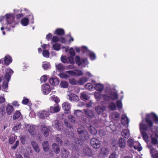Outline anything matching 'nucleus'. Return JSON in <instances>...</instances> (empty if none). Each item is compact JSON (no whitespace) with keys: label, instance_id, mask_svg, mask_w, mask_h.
Listing matches in <instances>:
<instances>
[{"label":"nucleus","instance_id":"1","mask_svg":"<svg viewBox=\"0 0 158 158\" xmlns=\"http://www.w3.org/2000/svg\"><path fill=\"white\" fill-rule=\"evenodd\" d=\"M152 118L156 124H158V117L155 113L152 112L149 114H148L145 117V120L148 126L145 124L140 123L139 124L140 131H147L148 127H151L153 126V123L151 120Z\"/></svg>","mask_w":158,"mask_h":158},{"label":"nucleus","instance_id":"2","mask_svg":"<svg viewBox=\"0 0 158 158\" xmlns=\"http://www.w3.org/2000/svg\"><path fill=\"white\" fill-rule=\"evenodd\" d=\"M77 131L79 135V136L82 141L87 140L89 138L88 132L86 131L82 130L81 128H78Z\"/></svg>","mask_w":158,"mask_h":158},{"label":"nucleus","instance_id":"3","mask_svg":"<svg viewBox=\"0 0 158 158\" xmlns=\"http://www.w3.org/2000/svg\"><path fill=\"white\" fill-rule=\"evenodd\" d=\"M5 19L7 24H13L12 27H14L16 24L14 20L15 17L13 15L10 14H6L5 15Z\"/></svg>","mask_w":158,"mask_h":158},{"label":"nucleus","instance_id":"4","mask_svg":"<svg viewBox=\"0 0 158 158\" xmlns=\"http://www.w3.org/2000/svg\"><path fill=\"white\" fill-rule=\"evenodd\" d=\"M82 140L80 139L79 138H75L74 139V143L71 144V147L72 150L78 152L79 151V146L81 145Z\"/></svg>","mask_w":158,"mask_h":158},{"label":"nucleus","instance_id":"5","mask_svg":"<svg viewBox=\"0 0 158 158\" xmlns=\"http://www.w3.org/2000/svg\"><path fill=\"white\" fill-rule=\"evenodd\" d=\"M90 144L93 148L95 149L99 148L101 146V142L96 138H93L90 139Z\"/></svg>","mask_w":158,"mask_h":158},{"label":"nucleus","instance_id":"6","mask_svg":"<svg viewBox=\"0 0 158 158\" xmlns=\"http://www.w3.org/2000/svg\"><path fill=\"white\" fill-rule=\"evenodd\" d=\"M95 109L98 114L105 116L106 114L105 112L106 111V108L105 106H98L95 107Z\"/></svg>","mask_w":158,"mask_h":158},{"label":"nucleus","instance_id":"7","mask_svg":"<svg viewBox=\"0 0 158 158\" xmlns=\"http://www.w3.org/2000/svg\"><path fill=\"white\" fill-rule=\"evenodd\" d=\"M42 91L44 95L48 94L51 91L50 85L48 84H43L41 86Z\"/></svg>","mask_w":158,"mask_h":158},{"label":"nucleus","instance_id":"8","mask_svg":"<svg viewBox=\"0 0 158 158\" xmlns=\"http://www.w3.org/2000/svg\"><path fill=\"white\" fill-rule=\"evenodd\" d=\"M82 152L85 156H91L93 155V152L92 150L88 147H84L83 149Z\"/></svg>","mask_w":158,"mask_h":158},{"label":"nucleus","instance_id":"9","mask_svg":"<svg viewBox=\"0 0 158 158\" xmlns=\"http://www.w3.org/2000/svg\"><path fill=\"white\" fill-rule=\"evenodd\" d=\"M84 111L87 116L89 118H92L94 116V112L93 110L85 109L84 110Z\"/></svg>","mask_w":158,"mask_h":158},{"label":"nucleus","instance_id":"10","mask_svg":"<svg viewBox=\"0 0 158 158\" xmlns=\"http://www.w3.org/2000/svg\"><path fill=\"white\" fill-rule=\"evenodd\" d=\"M86 60L87 59H81L80 57L79 56H76L75 57V63L79 66L82 64L85 63Z\"/></svg>","mask_w":158,"mask_h":158},{"label":"nucleus","instance_id":"11","mask_svg":"<svg viewBox=\"0 0 158 158\" xmlns=\"http://www.w3.org/2000/svg\"><path fill=\"white\" fill-rule=\"evenodd\" d=\"M49 114L48 111L44 110L40 111L38 114L39 118H44L48 116Z\"/></svg>","mask_w":158,"mask_h":158},{"label":"nucleus","instance_id":"12","mask_svg":"<svg viewBox=\"0 0 158 158\" xmlns=\"http://www.w3.org/2000/svg\"><path fill=\"white\" fill-rule=\"evenodd\" d=\"M122 124L125 126H127L129 123V120L127 115L123 114L121 119Z\"/></svg>","mask_w":158,"mask_h":158},{"label":"nucleus","instance_id":"13","mask_svg":"<svg viewBox=\"0 0 158 158\" xmlns=\"http://www.w3.org/2000/svg\"><path fill=\"white\" fill-rule=\"evenodd\" d=\"M6 111L8 115H10L14 110L13 106L9 104H7L6 107Z\"/></svg>","mask_w":158,"mask_h":158},{"label":"nucleus","instance_id":"14","mask_svg":"<svg viewBox=\"0 0 158 158\" xmlns=\"http://www.w3.org/2000/svg\"><path fill=\"white\" fill-rule=\"evenodd\" d=\"M60 110V108L59 105H56L55 106H51L50 109V112L52 113H57Z\"/></svg>","mask_w":158,"mask_h":158},{"label":"nucleus","instance_id":"15","mask_svg":"<svg viewBox=\"0 0 158 158\" xmlns=\"http://www.w3.org/2000/svg\"><path fill=\"white\" fill-rule=\"evenodd\" d=\"M122 136L127 139L130 136V132L128 129H123L121 132Z\"/></svg>","mask_w":158,"mask_h":158},{"label":"nucleus","instance_id":"16","mask_svg":"<svg viewBox=\"0 0 158 158\" xmlns=\"http://www.w3.org/2000/svg\"><path fill=\"white\" fill-rule=\"evenodd\" d=\"M49 82L52 85L56 86L59 84V81L57 77H51L49 79Z\"/></svg>","mask_w":158,"mask_h":158},{"label":"nucleus","instance_id":"17","mask_svg":"<svg viewBox=\"0 0 158 158\" xmlns=\"http://www.w3.org/2000/svg\"><path fill=\"white\" fill-rule=\"evenodd\" d=\"M4 64L6 65H8L12 61L11 57L9 55L5 56L4 57Z\"/></svg>","mask_w":158,"mask_h":158},{"label":"nucleus","instance_id":"18","mask_svg":"<svg viewBox=\"0 0 158 158\" xmlns=\"http://www.w3.org/2000/svg\"><path fill=\"white\" fill-rule=\"evenodd\" d=\"M118 144L120 148H124L126 145V141L123 138H121L118 140Z\"/></svg>","mask_w":158,"mask_h":158},{"label":"nucleus","instance_id":"19","mask_svg":"<svg viewBox=\"0 0 158 158\" xmlns=\"http://www.w3.org/2000/svg\"><path fill=\"white\" fill-rule=\"evenodd\" d=\"M52 148L54 152L56 154H58L59 153L60 149L59 145H57L56 143H54L52 145Z\"/></svg>","mask_w":158,"mask_h":158},{"label":"nucleus","instance_id":"20","mask_svg":"<svg viewBox=\"0 0 158 158\" xmlns=\"http://www.w3.org/2000/svg\"><path fill=\"white\" fill-rule=\"evenodd\" d=\"M41 132L46 137L49 135V130L47 127H42L41 128Z\"/></svg>","mask_w":158,"mask_h":158},{"label":"nucleus","instance_id":"21","mask_svg":"<svg viewBox=\"0 0 158 158\" xmlns=\"http://www.w3.org/2000/svg\"><path fill=\"white\" fill-rule=\"evenodd\" d=\"M31 144L35 151L37 153L39 152L40 150L37 143L36 142L33 141L31 142Z\"/></svg>","mask_w":158,"mask_h":158},{"label":"nucleus","instance_id":"22","mask_svg":"<svg viewBox=\"0 0 158 158\" xmlns=\"http://www.w3.org/2000/svg\"><path fill=\"white\" fill-rule=\"evenodd\" d=\"M55 34L58 35L62 36L64 35L65 32L63 29L58 28L56 30Z\"/></svg>","mask_w":158,"mask_h":158},{"label":"nucleus","instance_id":"23","mask_svg":"<svg viewBox=\"0 0 158 158\" xmlns=\"http://www.w3.org/2000/svg\"><path fill=\"white\" fill-rule=\"evenodd\" d=\"M148 148L150 150V154L151 156L152 157L155 154V153H156V148H155L152 145L148 146Z\"/></svg>","mask_w":158,"mask_h":158},{"label":"nucleus","instance_id":"24","mask_svg":"<svg viewBox=\"0 0 158 158\" xmlns=\"http://www.w3.org/2000/svg\"><path fill=\"white\" fill-rule=\"evenodd\" d=\"M56 68L58 71L60 72L62 71L65 69L64 66L62 63L56 64Z\"/></svg>","mask_w":158,"mask_h":158},{"label":"nucleus","instance_id":"25","mask_svg":"<svg viewBox=\"0 0 158 158\" xmlns=\"http://www.w3.org/2000/svg\"><path fill=\"white\" fill-rule=\"evenodd\" d=\"M69 99L71 101H78L79 100V98L77 96L74 94H71L69 95Z\"/></svg>","mask_w":158,"mask_h":158},{"label":"nucleus","instance_id":"26","mask_svg":"<svg viewBox=\"0 0 158 158\" xmlns=\"http://www.w3.org/2000/svg\"><path fill=\"white\" fill-rule=\"evenodd\" d=\"M63 109L65 111H68L70 108V105L68 102H64L62 105Z\"/></svg>","mask_w":158,"mask_h":158},{"label":"nucleus","instance_id":"27","mask_svg":"<svg viewBox=\"0 0 158 158\" xmlns=\"http://www.w3.org/2000/svg\"><path fill=\"white\" fill-rule=\"evenodd\" d=\"M43 148L45 152H48L49 150L48 143L47 141H44L42 143Z\"/></svg>","mask_w":158,"mask_h":158},{"label":"nucleus","instance_id":"28","mask_svg":"<svg viewBox=\"0 0 158 158\" xmlns=\"http://www.w3.org/2000/svg\"><path fill=\"white\" fill-rule=\"evenodd\" d=\"M29 20L27 18H24L22 19L21 21L22 25L24 26H27L28 24Z\"/></svg>","mask_w":158,"mask_h":158},{"label":"nucleus","instance_id":"29","mask_svg":"<svg viewBox=\"0 0 158 158\" xmlns=\"http://www.w3.org/2000/svg\"><path fill=\"white\" fill-rule=\"evenodd\" d=\"M95 89L96 90L102 92V91L104 89V86L102 84H96L95 85Z\"/></svg>","mask_w":158,"mask_h":158},{"label":"nucleus","instance_id":"30","mask_svg":"<svg viewBox=\"0 0 158 158\" xmlns=\"http://www.w3.org/2000/svg\"><path fill=\"white\" fill-rule=\"evenodd\" d=\"M101 153L103 156L107 155L109 154L108 150L106 147H102L101 149Z\"/></svg>","mask_w":158,"mask_h":158},{"label":"nucleus","instance_id":"31","mask_svg":"<svg viewBox=\"0 0 158 158\" xmlns=\"http://www.w3.org/2000/svg\"><path fill=\"white\" fill-rule=\"evenodd\" d=\"M69 154V152L66 149L61 151V155L63 158H67Z\"/></svg>","mask_w":158,"mask_h":158},{"label":"nucleus","instance_id":"32","mask_svg":"<svg viewBox=\"0 0 158 158\" xmlns=\"http://www.w3.org/2000/svg\"><path fill=\"white\" fill-rule=\"evenodd\" d=\"M21 115L20 112L18 110L16 111L15 113L13 115V118L14 120H15L19 118Z\"/></svg>","mask_w":158,"mask_h":158},{"label":"nucleus","instance_id":"33","mask_svg":"<svg viewBox=\"0 0 158 158\" xmlns=\"http://www.w3.org/2000/svg\"><path fill=\"white\" fill-rule=\"evenodd\" d=\"M118 95L116 93L114 92L111 93L110 94V98L112 100H116L118 98Z\"/></svg>","mask_w":158,"mask_h":158},{"label":"nucleus","instance_id":"34","mask_svg":"<svg viewBox=\"0 0 158 158\" xmlns=\"http://www.w3.org/2000/svg\"><path fill=\"white\" fill-rule=\"evenodd\" d=\"M108 108L111 110H113L116 109V106L114 102H112L110 103L108 105Z\"/></svg>","mask_w":158,"mask_h":158},{"label":"nucleus","instance_id":"35","mask_svg":"<svg viewBox=\"0 0 158 158\" xmlns=\"http://www.w3.org/2000/svg\"><path fill=\"white\" fill-rule=\"evenodd\" d=\"M51 98L52 100L54 101L55 102L56 105H58V104L60 102V99L57 96L53 95L51 96Z\"/></svg>","mask_w":158,"mask_h":158},{"label":"nucleus","instance_id":"36","mask_svg":"<svg viewBox=\"0 0 158 158\" xmlns=\"http://www.w3.org/2000/svg\"><path fill=\"white\" fill-rule=\"evenodd\" d=\"M87 81V79L85 77H82L79 80V82L80 84L83 85Z\"/></svg>","mask_w":158,"mask_h":158},{"label":"nucleus","instance_id":"37","mask_svg":"<svg viewBox=\"0 0 158 158\" xmlns=\"http://www.w3.org/2000/svg\"><path fill=\"white\" fill-rule=\"evenodd\" d=\"M54 128L57 131H60L61 128V125L58 122L53 125Z\"/></svg>","mask_w":158,"mask_h":158},{"label":"nucleus","instance_id":"38","mask_svg":"<svg viewBox=\"0 0 158 158\" xmlns=\"http://www.w3.org/2000/svg\"><path fill=\"white\" fill-rule=\"evenodd\" d=\"M89 130L90 132L92 135L96 134L97 132L96 129L92 126H90L89 127Z\"/></svg>","mask_w":158,"mask_h":158},{"label":"nucleus","instance_id":"39","mask_svg":"<svg viewBox=\"0 0 158 158\" xmlns=\"http://www.w3.org/2000/svg\"><path fill=\"white\" fill-rule=\"evenodd\" d=\"M141 133L143 139L145 141H147L148 139V136L147 133L145 131H141Z\"/></svg>","mask_w":158,"mask_h":158},{"label":"nucleus","instance_id":"40","mask_svg":"<svg viewBox=\"0 0 158 158\" xmlns=\"http://www.w3.org/2000/svg\"><path fill=\"white\" fill-rule=\"evenodd\" d=\"M53 49L56 51H58L60 49V46L59 44L55 43L52 45Z\"/></svg>","mask_w":158,"mask_h":158},{"label":"nucleus","instance_id":"41","mask_svg":"<svg viewBox=\"0 0 158 158\" xmlns=\"http://www.w3.org/2000/svg\"><path fill=\"white\" fill-rule=\"evenodd\" d=\"M49 53L48 51L46 50H44L43 52L42 55L44 57L47 58L49 57Z\"/></svg>","mask_w":158,"mask_h":158},{"label":"nucleus","instance_id":"42","mask_svg":"<svg viewBox=\"0 0 158 158\" xmlns=\"http://www.w3.org/2000/svg\"><path fill=\"white\" fill-rule=\"evenodd\" d=\"M60 85L62 87L66 88L69 85L68 83L65 81H62L60 84Z\"/></svg>","mask_w":158,"mask_h":158},{"label":"nucleus","instance_id":"43","mask_svg":"<svg viewBox=\"0 0 158 158\" xmlns=\"http://www.w3.org/2000/svg\"><path fill=\"white\" fill-rule=\"evenodd\" d=\"M69 83L72 85H76L77 84V81L74 78H69Z\"/></svg>","mask_w":158,"mask_h":158},{"label":"nucleus","instance_id":"44","mask_svg":"<svg viewBox=\"0 0 158 158\" xmlns=\"http://www.w3.org/2000/svg\"><path fill=\"white\" fill-rule=\"evenodd\" d=\"M127 143L129 146L131 148H132L134 143V141L131 139H130L127 140Z\"/></svg>","mask_w":158,"mask_h":158},{"label":"nucleus","instance_id":"45","mask_svg":"<svg viewBox=\"0 0 158 158\" xmlns=\"http://www.w3.org/2000/svg\"><path fill=\"white\" fill-rule=\"evenodd\" d=\"M117 107L119 109H121L122 107V103L119 100H118L116 102Z\"/></svg>","mask_w":158,"mask_h":158},{"label":"nucleus","instance_id":"46","mask_svg":"<svg viewBox=\"0 0 158 158\" xmlns=\"http://www.w3.org/2000/svg\"><path fill=\"white\" fill-rule=\"evenodd\" d=\"M151 143L154 145L158 143V140L155 137H152L151 139Z\"/></svg>","mask_w":158,"mask_h":158},{"label":"nucleus","instance_id":"47","mask_svg":"<svg viewBox=\"0 0 158 158\" xmlns=\"http://www.w3.org/2000/svg\"><path fill=\"white\" fill-rule=\"evenodd\" d=\"M34 127L32 126H30L28 130L30 134L32 135L34 134Z\"/></svg>","mask_w":158,"mask_h":158},{"label":"nucleus","instance_id":"48","mask_svg":"<svg viewBox=\"0 0 158 158\" xmlns=\"http://www.w3.org/2000/svg\"><path fill=\"white\" fill-rule=\"evenodd\" d=\"M26 137L25 135H23L21 137L20 140L22 144H24L26 143Z\"/></svg>","mask_w":158,"mask_h":158},{"label":"nucleus","instance_id":"49","mask_svg":"<svg viewBox=\"0 0 158 158\" xmlns=\"http://www.w3.org/2000/svg\"><path fill=\"white\" fill-rule=\"evenodd\" d=\"M47 80V77L46 75H44L42 76L40 78V81L41 82H45Z\"/></svg>","mask_w":158,"mask_h":158},{"label":"nucleus","instance_id":"50","mask_svg":"<svg viewBox=\"0 0 158 158\" xmlns=\"http://www.w3.org/2000/svg\"><path fill=\"white\" fill-rule=\"evenodd\" d=\"M56 141L60 145H62L63 144L61 139L59 137H57L56 138Z\"/></svg>","mask_w":158,"mask_h":158},{"label":"nucleus","instance_id":"51","mask_svg":"<svg viewBox=\"0 0 158 158\" xmlns=\"http://www.w3.org/2000/svg\"><path fill=\"white\" fill-rule=\"evenodd\" d=\"M60 77L62 78H68L69 77V75L64 73H60Z\"/></svg>","mask_w":158,"mask_h":158},{"label":"nucleus","instance_id":"52","mask_svg":"<svg viewBox=\"0 0 158 158\" xmlns=\"http://www.w3.org/2000/svg\"><path fill=\"white\" fill-rule=\"evenodd\" d=\"M69 53L71 56H75V52L73 48H70L69 51Z\"/></svg>","mask_w":158,"mask_h":158},{"label":"nucleus","instance_id":"53","mask_svg":"<svg viewBox=\"0 0 158 158\" xmlns=\"http://www.w3.org/2000/svg\"><path fill=\"white\" fill-rule=\"evenodd\" d=\"M102 98L103 100L106 101H109L110 98V97H109L106 94H103L102 95Z\"/></svg>","mask_w":158,"mask_h":158},{"label":"nucleus","instance_id":"54","mask_svg":"<svg viewBox=\"0 0 158 158\" xmlns=\"http://www.w3.org/2000/svg\"><path fill=\"white\" fill-rule=\"evenodd\" d=\"M52 41L54 43H56L59 41V39L57 36H53L52 39Z\"/></svg>","mask_w":158,"mask_h":158},{"label":"nucleus","instance_id":"55","mask_svg":"<svg viewBox=\"0 0 158 158\" xmlns=\"http://www.w3.org/2000/svg\"><path fill=\"white\" fill-rule=\"evenodd\" d=\"M21 127V123L19 124L18 126H16L13 128V130L14 131H16L19 129H20Z\"/></svg>","mask_w":158,"mask_h":158},{"label":"nucleus","instance_id":"56","mask_svg":"<svg viewBox=\"0 0 158 158\" xmlns=\"http://www.w3.org/2000/svg\"><path fill=\"white\" fill-rule=\"evenodd\" d=\"M94 96L95 98L97 99V101L99 100L101 97V94L99 93H95Z\"/></svg>","mask_w":158,"mask_h":158},{"label":"nucleus","instance_id":"57","mask_svg":"<svg viewBox=\"0 0 158 158\" xmlns=\"http://www.w3.org/2000/svg\"><path fill=\"white\" fill-rule=\"evenodd\" d=\"M89 55L90 57L91 60H94L95 59V55L94 52L90 53Z\"/></svg>","mask_w":158,"mask_h":158},{"label":"nucleus","instance_id":"58","mask_svg":"<svg viewBox=\"0 0 158 158\" xmlns=\"http://www.w3.org/2000/svg\"><path fill=\"white\" fill-rule=\"evenodd\" d=\"M73 57V56H71L68 57V60L69 63L72 64H74V58Z\"/></svg>","mask_w":158,"mask_h":158},{"label":"nucleus","instance_id":"59","mask_svg":"<svg viewBox=\"0 0 158 158\" xmlns=\"http://www.w3.org/2000/svg\"><path fill=\"white\" fill-rule=\"evenodd\" d=\"M81 98L82 99L87 100L88 99V96L87 95L84 93H82L81 94Z\"/></svg>","mask_w":158,"mask_h":158},{"label":"nucleus","instance_id":"60","mask_svg":"<svg viewBox=\"0 0 158 158\" xmlns=\"http://www.w3.org/2000/svg\"><path fill=\"white\" fill-rule=\"evenodd\" d=\"M4 77L7 82H8L11 76L9 75V74H8L7 73H6Z\"/></svg>","mask_w":158,"mask_h":158},{"label":"nucleus","instance_id":"61","mask_svg":"<svg viewBox=\"0 0 158 158\" xmlns=\"http://www.w3.org/2000/svg\"><path fill=\"white\" fill-rule=\"evenodd\" d=\"M19 140H18L16 141V142H15V144H14V145L12 146L11 147V149H13V150L15 149L19 145Z\"/></svg>","mask_w":158,"mask_h":158},{"label":"nucleus","instance_id":"62","mask_svg":"<svg viewBox=\"0 0 158 158\" xmlns=\"http://www.w3.org/2000/svg\"><path fill=\"white\" fill-rule=\"evenodd\" d=\"M15 140V138L14 137L12 136L10 137L9 139V142L10 144L13 143Z\"/></svg>","mask_w":158,"mask_h":158},{"label":"nucleus","instance_id":"63","mask_svg":"<svg viewBox=\"0 0 158 158\" xmlns=\"http://www.w3.org/2000/svg\"><path fill=\"white\" fill-rule=\"evenodd\" d=\"M66 73L71 75L72 76H75L76 75V73L75 72L73 71L69 70L66 71Z\"/></svg>","mask_w":158,"mask_h":158},{"label":"nucleus","instance_id":"64","mask_svg":"<svg viewBox=\"0 0 158 158\" xmlns=\"http://www.w3.org/2000/svg\"><path fill=\"white\" fill-rule=\"evenodd\" d=\"M61 61L63 63L67 62V60L66 59V57L65 56H62L61 57Z\"/></svg>","mask_w":158,"mask_h":158}]
</instances>
